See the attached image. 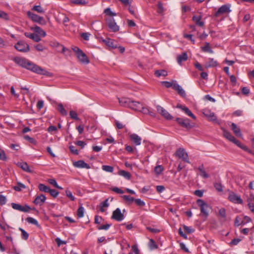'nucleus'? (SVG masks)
<instances>
[{
  "mask_svg": "<svg viewBox=\"0 0 254 254\" xmlns=\"http://www.w3.org/2000/svg\"><path fill=\"white\" fill-rule=\"evenodd\" d=\"M25 68L31 70L37 74L51 77L52 73L42 68L41 67L28 60Z\"/></svg>",
  "mask_w": 254,
  "mask_h": 254,
  "instance_id": "f257e3e1",
  "label": "nucleus"
},
{
  "mask_svg": "<svg viewBox=\"0 0 254 254\" xmlns=\"http://www.w3.org/2000/svg\"><path fill=\"white\" fill-rule=\"evenodd\" d=\"M72 49L75 53L77 58L80 63L83 64H88L89 63V60L86 54L79 48L74 47Z\"/></svg>",
  "mask_w": 254,
  "mask_h": 254,
  "instance_id": "f03ea898",
  "label": "nucleus"
},
{
  "mask_svg": "<svg viewBox=\"0 0 254 254\" xmlns=\"http://www.w3.org/2000/svg\"><path fill=\"white\" fill-rule=\"evenodd\" d=\"M197 203L200 207L201 214L205 218H207L209 215V211L211 209V207L202 199H198Z\"/></svg>",
  "mask_w": 254,
  "mask_h": 254,
  "instance_id": "7ed1b4c3",
  "label": "nucleus"
},
{
  "mask_svg": "<svg viewBox=\"0 0 254 254\" xmlns=\"http://www.w3.org/2000/svg\"><path fill=\"white\" fill-rule=\"evenodd\" d=\"M176 120L182 127H185L187 129H190L194 127V124L191 123L189 119L177 118Z\"/></svg>",
  "mask_w": 254,
  "mask_h": 254,
  "instance_id": "20e7f679",
  "label": "nucleus"
},
{
  "mask_svg": "<svg viewBox=\"0 0 254 254\" xmlns=\"http://www.w3.org/2000/svg\"><path fill=\"white\" fill-rule=\"evenodd\" d=\"M175 155L179 158L181 159L182 161L189 164L190 163L188 154L185 149L183 148L178 149L175 153Z\"/></svg>",
  "mask_w": 254,
  "mask_h": 254,
  "instance_id": "39448f33",
  "label": "nucleus"
},
{
  "mask_svg": "<svg viewBox=\"0 0 254 254\" xmlns=\"http://www.w3.org/2000/svg\"><path fill=\"white\" fill-rule=\"evenodd\" d=\"M106 21L110 31L116 32L119 30L120 27L118 25H117L115 19L113 18H107L106 19Z\"/></svg>",
  "mask_w": 254,
  "mask_h": 254,
  "instance_id": "423d86ee",
  "label": "nucleus"
},
{
  "mask_svg": "<svg viewBox=\"0 0 254 254\" xmlns=\"http://www.w3.org/2000/svg\"><path fill=\"white\" fill-rule=\"evenodd\" d=\"M14 47L17 51L22 53H26L30 50L28 44L23 41H18L15 45Z\"/></svg>",
  "mask_w": 254,
  "mask_h": 254,
  "instance_id": "0eeeda50",
  "label": "nucleus"
},
{
  "mask_svg": "<svg viewBox=\"0 0 254 254\" xmlns=\"http://www.w3.org/2000/svg\"><path fill=\"white\" fill-rule=\"evenodd\" d=\"M28 16L34 22L39 23L41 25H45L46 21L44 18L37 14H34L30 11L27 12Z\"/></svg>",
  "mask_w": 254,
  "mask_h": 254,
  "instance_id": "6e6552de",
  "label": "nucleus"
},
{
  "mask_svg": "<svg viewBox=\"0 0 254 254\" xmlns=\"http://www.w3.org/2000/svg\"><path fill=\"white\" fill-rule=\"evenodd\" d=\"M228 199L232 202L236 204H242L243 201L241 196L233 191H230L228 195Z\"/></svg>",
  "mask_w": 254,
  "mask_h": 254,
  "instance_id": "1a4fd4ad",
  "label": "nucleus"
},
{
  "mask_svg": "<svg viewBox=\"0 0 254 254\" xmlns=\"http://www.w3.org/2000/svg\"><path fill=\"white\" fill-rule=\"evenodd\" d=\"M194 231V229L191 227H189L184 225L179 229V233L181 237L184 238H187L186 234H191Z\"/></svg>",
  "mask_w": 254,
  "mask_h": 254,
  "instance_id": "9d476101",
  "label": "nucleus"
},
{
  "mask_svg": "<svg viewBox=\"0 0 254 254\" xmlns=\"http://www.w3.org/2000/svg\"><path fill=\"white\" fill-rule=\"evenodd\" d=\"M11 205L13 209L24 212H28L30 210L32 209L27 204L22 206L20 204L12 202L11 203Z\"/></svg>",
  "mask_w": 254,
  "mask_h": 254,
  "instance_id": "9b49d317",
  "label": "nucleus"
},
{
  "mask_svg": "<svg viewBox=\"0 0 254 254\" xmlns=\"http://www.w3.org/2000/svg\"><path fill=\"white\" fill-rule=\"evenodd\" d=\"M157 112L168 120H171L173 117L165 109L160 105L156 106Z\"/></svg>",
  "mask_w": 254,
  "mask_h": 254,
  "instance_id": "f8f14e48",
  "label": "nucleus"
},
{
  "mask_svg": "<svg viewBox=\"0 0 254 254\" xmlns=\"http://www.w3.org/2000/svg\"><path fill=\"white\" fill-rule=\"evenodd\" d=\"M203 115L208 119L210 121L216 122L217 120V117L215 115L213 112L207 109H204L202 111Z\"/></svg>",
  "mask_w": 254,
  "mask_h": 254,
  "instance_id": "ddd939ff",
  "label": "nucleus"
},
{
  "mask_svg": "<svg viewBox=\"0 0 254 254\" xmlns=\"http://www.w3.org/2000/svg\"><path fill=\"white\" fill-rule=\"evenodd\" d=\"M223 135L229 141L236 144H239V141L237 140L234 136H233L229 131L226 130L224 128H222Z\"/></svg>",
  "mask_w": 254,
  "mask_h": 254,
  "instance_id": "4468645a",
  "label": "nucleus"
},
{
  "mask_svg": "<svg viewBox=\"0 0 254 254\" xmlns=\"http://www.w3.org/2000/svg\"><path fill=\"white\" fill-rule=\"evenodd\" d=\"M124 216L122 213L120 208H118L113 212L112 218L117 221H121L124 219Z\"/></svg>",
  "mask_w": 254,
  "mask_h": 254,
  "instance_id": "2eb2a0df",
  "label": "nucleus"
},
{
  "mask_svg": "<svg viewBox=\"0 0 254 254\" xmlns=\"http://www.w3.org/2000/svg\"><path fill=\"white\" fill-rule=\"evenodd\" d=\"M12 60L18 65L25 68L28 60L21 57H14Z\"/></svg>",
  "mask_w": 254,
  "mask_h": 254,
  "instance_id": "dca6fc26",
  "label": "nucleus"
},
{
  "mask_svg": "<svg viewBox=\"0 0 254 254\" xmlns=\"http://www.w3.org/2000/svg\"><path fill=\"white\" fill-rule=\"evenodd\" d=\"M230 11V7L227 5H223L220 7L218 10L215 12V16L218 17L222 14Z\"/></svg>",
  "mask_w": 254,
  "mask_h": 254,
  "instance_id": "f3484780",
  "label": "nucleus"
},
{
  "mask_svg": "<svg viewBox=\"0 0 254 254\" xmlns=\"http://www.w3.org/2000/svg\"><path fill=\"white\" fill-rule=\"evenodd\" d=\"M102 41L109 47L113 49L117 48V42L113 39L107 38L105 39H103Z\"/></svg>",
  "mask_w": 254,
  "mask_h": 254,
  "instance_id": "a211bd4d",
  "label": "nucleus"
},
{
  "mask_svg": "<svg viewBox=\"0 0 254 254\" xmlns=\"http://www.w3.org/2000/svg\"><path fill=\"white\" fill-rule=\"evenodd\" d=\"M46 199V196L43 194H41L36 196L34 200L33 201V203L36 205L41 206L45 202Z\"/></svg>",
  "mask_w": 254,
  "mask_h": 254,
  "instance_id": "6ab92c4d",
  "label": "nucleus"
},
{
  "mask_svg": "<svg viewBox=\"0 0 254 254\" xmlns=\"http://www.w3.org/2000/svg\"><path fill=\"white\" fill-rule=\"evenodd\" d=\"M73 165L75 167L79 168H90V165L88 164L85 163L83 160H78L77 161L74 162L73 163Z\"/></svg>",
  "mask_w": 254,
  "mask_h": 254,
  "instance_id": "aec40b11",
  "label": "nucleus"
},
{
  "mask_svg": "<svg viewBox=\"0 0 254 254\" xmlns=\"http://www.w3.org/2000/svg\"><path fill=\"white\" fill-rule=\"evenodd\" d=\"M30 29L35 32L36 34L42 37H45L46 36V33L41 27L36 25L35 26L31 27Z\"/></svg>",
  "mask_w": 254,
  "mask_h": 254,
  "instance_id": "412c9836",
  "label": "nucleus"
},
{
  "mask_svg": "<svg viewBox=\"0 0 254 254\" xmlns=\"http://www.w3.org/2000/svg\"><path fill=\"white\" fill-rule=\"evenodd\" d=\"M177 108L181 109L189 116L191 117L193 119H196V117L192 113L191 111L187 107L183 106L181 104H178Z\"/></svg>",
  "mask_w": 254,
  "mask_h": 254,
  "instance_id": "4be33fe9",
  "label": "nucleus"
},
{
  "mask_svg": "<svg viewBox=\"0 0 254 254\" xmlns=\"http://www.w3.org/2000/svg\"><path fill=\"white\" fill-rule=\"evenodd\" d=\"M142 105V104L139 102L131 100L129 108L134 111H141Z\"/></svg>",
  "mask_w": 254,
  "mask_h": 254,
  "instance_id": "5701e85b",
  "label": "nucleus"
},
{
  "mask_svg": "<svg viewBox=\"0 0 254 254\" xmlns=\"http://www.w3.org/2000/svg\"><path fill=\"white\" fill-rule=\"evenodd\" d=\"M131 100L130 99L128 98L123 97L121 99H119V101L121 106L130 108Z\"/></svg>",
  "mask_w": 254,
  "mask_h": 254,
  "instance_id": "b1692460",
  "label": "nucleus"
},
{
  "mask_svg": "<svg viewBox=\"0 0 254 254\" xmlns=\"http://www.w3.org/2000/svg\"><path fill=\"white\" fill-rule=\"evenodd\" d=\"M130 139L136 145H139L141 144V138L138 135L135 133L131 134L129 135Z\"/></svg>",
  "mask_w": 254,
  "mask_h": 254,
  "instance_id": "393cba45",
  "label": "nucleus"
},
{
  "mask_svg": "<svg viewBox=\"0 0 254 254\" xmlns=\"http://www.w3.org/2000/svg\"><path fill=\"white\" fill-rule=\"evenodd\" d=\"M201 16L200 15H194L192 17V20L195 22L196 25L199 27H203L204 25V22L201 21Z\"/></svg>",
  "mask_w": 254,
  "mask_h": 254,
  "instance_id": "a878e982",
  "label": "nucleus"
},
{
  "mask_svg": "<svg viewBox=\"0 0 254 254\" xmlns=\"http://www.w3.org/2000/svg\"><path fill=\"white\" fill-rule=\"evenodd\" d=\"M18 166L20 167L23 171L26 172H33V171L29 168V167L26 162H22L18 163Z\"/></svg>",
  "mask_w": 254,
  "mask_h": 254,
  "instance_id": "bb28decb",
  "label": "nucleus"
},
{
  "mask_svg": "<svg viewBox=\"0 0 254 254\" xmlns=\"http://www.w3.org/2000/svg\"><path fill=\"white\" fill-rule=\"evenodd\" d=\"M206 64V67H215L218 65V63L213 58H209Z\"/></svg>",
  "mask_w": 254,
  "mask_h": 254,
  "instance_id": "cd10ccee",
  "label": "nucleus"
},
{
  "mask_svg": "<svg viewBox=\"0 0 254 254\" xmlns=\"http://www.w3.org/2000/svg\"><path fill=\"white\" fill-rule=\"evenodd\" d=\"M188 59V55L186 53L184 52L182 55H180L177 57V62L179 64H181L183 61H186Z\"/></svg>",
  "mask_w": 254,
  "mask_h": 254,
  "instance_id": "c85d7f7f",
  "label": "nucleus"
},
{
  "mask_svg": "<svg viewBox=\"0 0 254 254\" xmlns=\"http://www.w3.org/2000/svg\"><path fill=\"white\" fill-rule=\"evenodd\" d=\"M201 49L203 52H207L210 54L213 53V51L210 47L209 43L208 42H206L205 45L201 47Z\"/></svg>",
  "mask_w": 254,
  "mask_h": 254,
  "instance_id": "c756f323",
  "label": "nucleus"
},
{
  "mask_svg": "<svg viewBox=\"0 0 254 254\" xmlns=\"http://www.w3.org/2000/svg\"><path fill=\"white\" fill-rule=\"evenodd\" d=\"M232 130L233 131L234 133L238 136H241V130L239 127H238L237 125L235 123L232 124Z\"/></svg>",
  "mask_w": 254,
  "mask_h": 254,
  "instance_id": "7c9ffc66",
  "label": "nucleus"
},
{
  "mask_svg": "<svg viewBox=\"0 0 254 254\" xmlns=\"http://www.w3.org/2000/svg\"><path fill=\"white\" fill-rule=\"evenodd\" d=\"M154 74L157 77L166 76L168 75L167 71L164 69L157 70L154 72Z\"/></svg>",
  "mask_w": 254,
  "mask_h": 254,
  "instance_id": "2f4dec72",
  "label": "nucleus"
},
{
  "mask_svg": "<svg viewBox=\"0 0 254 254\" xmlns=\"http://www.w3.org/2000/svg\"><path fill=\"white\" fill-rule=\"evenodd\" d=\"M38 189L42 192H49L50 191V188L43 184H39Z\"/></svg>",
  "mask_w": 254,
  "mask_h": 254,
  "instance_id": "473e14b6",
  "label": "nucleus"
},
{
  "mask_svg": "<svg viewBox=\"0 0 254 254\" xmlns=\"http://www.w3.org/2000/svg\"><path fill=\"white\" fill-rule=\"evenodd\" d=\"M118 174L124 177L125 178L129 180L131 178V174L130 173L125 170H120L118 172Z\"/></svg>",
  "mask_w": 254,
  "mask_h": 254,
  "instance_id": "72a5a7b5",
  "label": "nucleus"
},
{
  "mask_svg": "<svg viewBox=\"0 0 254 254\" xmlns=\"http://www.w3.org/2000/svg\"><path fill=\"white\" fill-rule=\"evenodd\" d=\"M198 170L200 173V176H202L203 178L206 179L209 177V175L205 171L203 166L202 165L199 166Z\"/></svg>",
  "mask_w": 254,
  "mask_h": 254,
  "instance_id": "f704fd0d",
  "label": "nucleus"
},
{
  "mask_svg": "<svg viewBox=\"0 0 254 254\" xmlns=\"http://www.w3.org/2000/svg\"><path fill=\"white\" fill-rule=\"evenodd\" d=\"M58 110L63 116H66L67 115V112L64 107V106L62 103H60L58 106Z\"/></svg>",
  "mask_w": 254,
  "mask_h": 254,
  "instance_id": "c9c22d12",
  "label": "nucleus"
},
{
  "mask_svg": "<svg viewBox=\"0 0 254 254\" xmlns=\"http://www.w3.org/2000/svg\"><path fill=\"white\" fill-rule=\"evenodd\" d=\"M108 199H109L108 198H107L105 201H104L103 202L100 203V210L102 212H104L105 211V209L104 208V207H108V206H109V203H108Z\"/></svg>",
  "mask_w": 254,
  "mask_h": 254,
  "instance_id": "e433bc0d",
  "label": "nucleus"
},
{
  "mask_svg": "<svg viewBox=\"0 0 254 254\" xmlns=\"http://www.w3.org/2000/svg\"><path fill=\"white\" fill-rule=\"evenodd\" d=\"M71 2L79 5H84L87 3V1L85 0H71Z\"/></svg>",
  "mask_w": 254,
  "mask_h": 254,
  "instance_id": "4c0bfd02",
  "label": "nucleus"
},
{
  "mask_svg": "<svg viewBox=\"0 0 254 254\" xmlns=\"http://www.w3.org/2000/svg\"><path fill=\"white\" fill-rule=\"evenodd\" d=\"M234 224L235 226H239L241 225L245 224V222H244V221L242 217L238 216L236 218L235 220Z\"/></svg>",
  "mask_w": 254,
  "mask_h": 254,
  "instance_id": "58836bf2",
  "label": "nucleus"
},
{
  "mask_svg": "<svg viewBox=\"0 0 254 254\" xmlns=\"http://www.w3.org/2000/svg\"><path fill=\"white\" fill-rule=\"evenodd\" d=\"M32 10L33 11H36L40 13H44L45 12V10L41 7V5H34L32 8Z\"/></svg>",
  "mask_w": 254,
  "mask_h": 254,
  "instance_id": "ea45409f",
  "label": "nucleus"
},
{
  "mask_svg": "<svg viewBox=\"0 0 254 254\" xmlns=\"http://www.w3.org/2000/svg\"><path fill=\"white\" fill-rule=\"evenodd\" d=\"M148 246L150 250H154L158 248V246L153 239H150V241L148 243Z\"/></svg>",
  "mask_w": 254,
  "mask_h": 254,
  "instance_id": "a19ab883",
  "label": "nucleus"
},
{
  "mask_svg": "<svg viewBox=\"0 0 254 254\" xmlns=\"http://www.w3.org/2000/svg\"><path fill=\"white\" fill-rule=\"evenodd\" d=\"M124 200H125L128 204H131L133 201H134V199L133 197H131L129 195H124L123 196Z\"/></svg>",
  "mask_w": 254,
  "mask_h": 254,
  "instance_id": "79ce46f5",
  "label": "nucleus"
},
{
  "mask_svg": "<svg viewBox=\"0 0 254 254\" xmlns=\"http://www.w3.org/2000/svg\"><path fill=\"white\" fill-rule=\"evenodd\" d=\"M84 209L81 205L79 206L77 211V215L79 218L83 217Z\"/></svg>",
  "mask_w": 254,
  "mask_h": 254,
  "instance_id": "37998d69",
  "label": "nucleus"
},
{
  "mask_svg": "<svg viewBox=\"0 0 254 254\" xmlns=\"http://www.w3.org/2000/svg\"><path fill=\"white\" fill-rule=\"evenodd\" d=\"M102 169L103 170L110 173L113 172L114 170L113 167L108 165H103L102 166Z\"/></svg>",
  "mask_w": 254,
  "mask_h": 254,
  "instance_id": "c03bdc74",
  "label": "nucleus"
},
{
  "mask_svg": "<svg viewBox=\"0 0 254 254\" xmlns=\"http://www.w3.org/2000/svg\"><path fill=\"white\" fill-rule=\"evenodd\" d=\"M164 168L161 165H157L154 168V171L157 175L160 174L163 171Z\"/></svg>",
  "mask_w": 254,
  "mask_h": 254,
  "instance_id": "a18cd8bd",
  "label": "nucleus"
},
{
  "mask_svg": "<svg viewBox=\"0 0 254 254\" xmlns=\"http://www.w3.org/2000/svg\"><path fill=\"white\" fill-rule=\"evenodd\" d=\"M69 116L70 118L75 120H79V118L78 117L77 114L76 112L70 111L69 112Z\"/></svg>",
  "mask_w": 254,
  "mask_h": 254,
  "instance_id": "49530a36",
  "label": "nucleus"
},
{
  "mask_svg": "<svg viewBox=\"0 0 254 254\" xmlns=\"http://www.w3.org/2000/svg\"><path fill=\"white\" fill-rule=\"evenodd\" d=\"M26 221L28 223L37 226L38 225V221L32 217H28L26 219Z\"/></svg>",
  "mask_w": 254,
  "mask_h": 254,
  "instance_id": "de8ad7c7",
  "label": "nucleus"
},
{
  "mask_svg": "<svg viewBox=\"0 0 254 254\" xmlns=\"http://www.w3.org/2000/svg\"><path fill=\"white\" fill-rule=\"evenodd\" d=\"M25 186L21 183H17V186L14 187V189L16 191H20L22 189H25Z\"/></svg>",
  "mask_w": 254,
  "mask_h": 254,
  "instance_id": "09e8293b",
  "label": "nucleus"
},
{
  "mask_svg": "<svg viewBox=\"0 0 254 254\" xmlns=\"http://www.w3.org/2000/svg\"><path fill=\"white\" fill-rule=\"evenodd\" d=\"M104 12L108 15L111 16H114L116 15V13L112 12L110 8H107L104 10Z\"/></svg>",
  "mask_w": 254,
  "mask_h": 254,
  "instance_id": "8fccbe9b",
  "label": "nucleus"
},
{
  "mask_svg": "<svg viewBox=\"0 0 254 254\" xmlns=\"http://www.w3.org/2000/svg\"><path fill=\"white\" fill-rule=\"evenodd\" d=\"M49 192L50 193L51 196H52L53 197H54L55 198L57 197V196L59 194V192L58 190H54V189H50V191H49Z\"/></svg>",
  "mask_w": 254,
  "mask_h": 254,
  "instance_id": "3c124183",
  "label": "nucleus"
},
{
  "mask_svg": "<svg viewBox=\"0 0 254 254\" xmlns=\"http://www.w3.org/2000/svg\"><path fill=\"white\" fill-rule=\"evenodd\" d=\"M134 202L137 206H144L145 205V202L141 200V199H134Z\"/></svg>",
  "mask_w": 254,
  "mask_h": 254,
  "instance_id": "603ef678",
  "label": "nucleus"
},
{
  "mask_svg": "<svg viewBox=\"0 0 254 254\" xmlns=\"http://www.w3.org/2000/svg\"><path fill=\"white\" fill-rule=\"evenodd\" d=\"M69 148L70 151L72 154H74L75 155H78V150L76 148V147L74 146L70 145V146H69Z\"/></svg>",
  "mask_w": 254,
  "mask_h": 254,
  "instance_id": "864d4df0",
  "label": "nucleus"
},
{
  "mask_svg": "<svg viewBox=\"0 0 254 254\" xmlns=\"http://www.w3.org/2000/svg\"><path fill=\"white\" fill-rule=\"evenodd\" d=\"M65 193L66 196L72 201H74L75 200L74 196L72 195V192L68 190H66L65 191Z\"/></svg>",
  "mask_w": 254,
  "mask_h": 254,
  "instance_id": "5fc2aeb1",
  "label": "nucleus"
},
{
  "mask_svg": "<svg viewBox=\"0 0 254 254\" xmlns=\"http://www.w3.org/2000/svg\"><path fill=\"white\" fill-rule=\"evenodd\" d=\"M238 146H239V147L242 148L243 149H244V150L245 151H248V152L251 153V154H253V153L252 152V151L245 145H242L240 142L239 141V144H236Z\"/></svg>",
  "mask_w": 254,
  "mask_h": 254,
  "instance_id": "6e6d98bb",
  "label": "nucleus"
},
{
  "mask_svg": "<svg viewBox=\"0 0 254 254\" xmlns=\"http://www.w3.org/2000/svg\"><path fill=\"white\" fill-rule=\"evenodd\" d=\"M157 12L160 14H162L164 12V8L163 4L161 2L158 3V10Z\"/></svg>",
  "mask_w": 254,
  "mask_h": 254,
  "instance_id": "4d7b16f0",
  "label": "nucleus"
},
{
  "mask_svg": "<svg viewBox=\"0 0 254 254\" xmlns=\"http://www.w3.org/2000/svg\"><path fill=\"white\" fill-rule=\"evenodd\" d=\"M214 187L218 191H222L223 190V187L220 183H216L214 185Z\"/></svg>",
  "mask_w": 254,
  "mask_h": 254,
  "instance_id": "13d9d810",
  "label": "nucleus"
},
{
  "mask_svg": "<svg viewBox=\"0 0 254 254\" xmlns=\"http://www.w3.org/2000/svg\"><path fill=\"white\" fill-rule=\"evenodd\" d=\"M0 17L5 20L8 19V16L6 13L0 10Z\"/></svg>",
  "mask_w": 254,
  "mask_h": 254,
  "instance_id": "bf43d9fd",
  "label": "nucleus"
},
{
  "mask_svg": "<svg viewBox=\"0 0 254 254\" xmlns=\"http://www.w3.org/2000/svg\"><path fill=\"white\" fill-rule=\"evenodd\" d=\"M178 243H180V246L181 249L183 250L184 252L186 253H189V250L188 248H186L185 245L182 242H179V241H177Z\"/></svg>",
  "mask_w": 254,
  "mask_h": 254,
  "instance_id": "052dcab7",
  "label": "nucleus"
},
{
  "mask_svg": "<svg viewBox=\"0 0 254 254\" xmlns=\"http://www.w3.org/2000/svg\"><path fill=\"white\" fill-rule=\"evenodd\" d=\"M178 94L183 97H185L186 96L185 90L181 87L177 91Z\"/></svg>",
  "mask_w": 254,
  "mask_h": 254,
  "instance_id": "680f3d73",
  "label": "nucleus"
},
{
  "mask_svg": "<svg viewBox=\"0 0 254 254\" xmlns=\"http://www.w3.org/2000/svg\"><path fill=\"white\" fill-rule=\"evenodd\" d=\"M0 160L5 161L6 160V157L3 150L0 149Z\"/></svg>",
  "mask_w": 254,
  "mask_h": 254,
  "instance_id": "e2e57ef3",
  "label": "nucleus"
},
{
  "mask_svg": "<svg viewBox=\"0 0 254 254\" xmlns=\"http://www.w3.org/2000/svg\"><path fill=\"white\" fill-rule=\"evenodd\" d=\"M6 197L0 194V204L1 205L5 204L6 203Z\"/></svg>",
  "mask_w": 254,
  "mask_h": 254,
  "instance_id": "0e129e2a",
  "label": "nucleus"
},
{
  "mask_svg": "<svg viewBox=\"0 0 254 254\" xmlns=\"http://www.w3.org/2000/svg\"><path fill=\"white\" fill-rule=\"evenodd\" d=\"M219 214L223 218L226 217V210L225 208H222L219 211Z\"/></svg>",
  "mask_w": 254,
  "mask_h": 254,
  "instance_id": "69168bd1",
  "label": "nucleus"
},
{
  "mask_svg": "<svg viewBox=\"0 0 254 254\" xmlns=\"http://www.w3.org/2000/svg\"><path fill=\"white\" fill-rule=\"evenodd\" d=\"M194 194L198 196V197H202L203 196V190H196L194 191Z\"/></svg>",
  "mask_w": 254,
  "mask_h": 254,
  "instance_id": "338daca9",
  "label": "nucleus"
},
{
  "mask_svg": "<svg viewBox=\"0 0 254 254\" xmlns=\"http://www.w3.org/2000/svg\"><path fill=\"white\" fill-rule=\"evenodd\" d=\"M132 250L134 252L135 254H139V250L138 249L137 246L136 245H133L131 247Z\"/></svg>",
  "mask_w": 254,
  "mask_h": 254,
  "instance_id": "774afa93",
  "label": "nucleus"
}]
</instances>
